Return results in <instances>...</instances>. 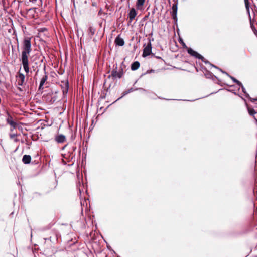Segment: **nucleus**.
I'll list each match as a JSON object with an SVG mask.
<instances>
[{
  "instance_id": "1",
  "label": "nucleus",
  "mask_w": 257,
  "mask_h": 257,
  "mask_svg": "<svg viewBox=\"0 0 257 257\" xmlns=\"http://www.w3.org/2000/svg\"><path fill=\"white\" fill-rule=\"evenodd\" d=\"M21 58H28V55L32 51L31 38L25 37L23 41Z\"/></svg>"
},
{
  "instance_id": "2",
  "label": "nucleus",
  "mask_w": 257,
  "mask_h": 257,
  "mask_svg": "<svg viewBox=\"0 0 257 257\" xmlns=\"http://www.w3.org/2000/svg\"><path fill=\"white\" fill-rule=\"evenodd\" d=\"M44 57L42 58L36 57L34 60L32 68L34 71L36 72L37 75L40 70V68L42 67L44 72L46 70V64L44 62Z\"/></svg>"
},
{
  "instance_id": "3",
  "label": "nucleus",
  "mask_w": 257,
  "mask_h": 257,
  "mask_svg": "<svg viewBox=\"0 0 257 257\" xmlns=\"http://www.w3.org/2000/svg\"><path fill=\"white\" fill-rule=\"evenodd\" d=\"M245 104L249 114L253 117L257 123V103L253 106L249 105L246 103Z\"/></svg>"
},
{
  "instance_id": "4",
  "label": "nucleus",
  "mask_w": 257,
  "mask_h": 257,
  "mask_svg": "<svg viewBox=\"0 0 257 257\" xmlns=\"http://www.w3.org/2000/svg\"><path fill=\"white\" fill-rule=\"evenodd\" d=\"M152 53V44L151 43V40H149V42L147 44V46L144 48L143 50V53L142 56L143 57H146L149 55H150Z\"/></svg>"
},
{
  "instance_id": "5",
  "label": "nucleus",
  "mask_w": 257,
  "mask_h": 257,
  "mask_svg": "<svg viewBox=\"0 0 257 257\" xmlns=\"http://www.w3.org/2000/svg\"><path fill=\"white\" fill-rule=\"evenodd\" d=\"M47 79H48V75L47 74L46 72L45 71V72H44V75L43 76V77H42V78L41 79V80H40V84H39V88H38V90L39 91H41V90H43V89H44L43 86H44V84L45 83V82H46V81L47 80Z\"/></svg>"
},
{
  "instance_id": "6",
  "label": "nucleus",
  "mask_w": 257,
  "mask_h": 257,
  "mask_svg": "<svg viewBox=\"0 0 257 257\" xmlns=\"http://www.w3.org/2000/svg\"><path fill=\"white\" fill-rule=\"evenodd\" d=\"M187 52L188 54H189L190 55L198 59H203V57L199 54L198 53L196 52L195 51L193 50L191 48H187Z\"/></svg>"
},
{
  "instance_id": "7",
  "label": "nucleus",
  "mask_w": 257,
  "mask_h": 257,
  "mask_svg": "<svg viewBox=\"0 0 257 257\" xmlns=\"http://www.w3.org/2000/svg\"><path fill=\"white\" fill-rule=\"evenodd\" d=\"M21 60L25 72L28 73L29 72L28 58H21Z\"/></svg>"
},
{
  "instance_id": "8",
  "label": "nucleus",
  "mask_w": 257,
  "mask_h": 257,
  "mask_svg": "<svg viewBox=\"0 0 257 257\" xmlns=\"http://www.w3.org/2000/svg\"><path fill=\"white\" fill-rule=\"evenodd\" d=\"M7 114H8V117L6 119L7 123L10 124L11 126V127H12L13 128H16V127L17 126V122L14 121L13 120L12 117L11 116V115L9 113H7Z\"/></svg>"
},
{
  "instance_id": "9",
  "label": "nucleus",
  "mask_w": 257,
  "mask_h": 257,
  "mask_svg": "<svg viewBox=\"0 0 257 257\" xmlns=\"http://www.w3.org/2000/svg\"><path fill=\"white\" fill-rule=\"evenodd\" d=\"M63 84H61V88L62 89V92L63 95H65L68 93L69 89V83L68 81L62 82Z\"/></svg>"
},
{
  "instance_id": "10",
  "label": "nucleus",
  "mask_w": 257,
  "mask_h": 257,
  "mask_svg": "<svg viewBox=\"0 0 257 257\" xmlns=\"http://www.w3.org/2000/svg\"><path fill=\"white\" fill-rule=\"evenodd\" d=\"M115 43L116 46H122L124 45V41L119 35L115 39Z\"/></svg>"
},
{
  "instance_id": "11",
  "label": "nucleus",
  "mask_w": 257,
  "mask_h": 257,
  "mask_svg": "<svg viewBox=\"0 0 257 257\" xmlns=\"http://www.w3.org/2000/svg\"><path fill=\"white\" fill-rule=\"evenodd\" d=\"M137 15V12L134 8H132L128 14V18L130 22H132L133 20L135 18Z\"/></svg>"
},
{
  "instance_id": "12",
  "label": "nucleus",
  "mask_w": 257,
  "mask_h": 257,
  "mask_svg": "<svg viewBox=\"0 0 257 257\" xmlns=\"http://www.w3.org/2000/svg\"><path fill=\"white\" fill-rule=\"evenodd\" d=\"M25 75L21 73H19L18 75V85L19 86H22L24 83L25 81Z\"/></svg>"
},
{
  "instance_id": "13",
  "label": "nucleus",
  "mask_w": 257,
  "mask_h": 257,
  "mask_svg": "<svg viewBox=\"0 0 257 257\" xmlns=\"http://www.w3.org/2000/svg\"><path fill=\"white\" fill-rule=\"evenodd\" d=\"M55 141L58 143H62L66 140L65 136L64 135L60 134L56 136Z\"/></svg>"
},
{
  "instance_id": "14",
  "label": "nucleus",
  "mask_w": 257,
  "mask_h": 257,
  "mask_svg": "<svg viewBox=\"0 0 257 257\" xmlns=\"http://www.w3.org/2000/svg\"><path fill=\"white\" fill-rule=\"evenodd\" d=\"M240 87L241 88L242 92L244 93L245 96L249 99L252 102H254V101H257V97L255 98H252L250 97L249 95L246 92L245 89L243 85H242Z\"/></svg>"
},
{
  "instance_id": "15",
  "label": "nucleus",
  "mask_w": 257,
  "mask_h": 257,
  "mask_svg": "<svg viewBox=\"0 0 257 257\" xmlns=\"http://www.w3.org/2000/svg\"><path fill=\"white\" fill-rule=\"evenodd\" d=\"M31 157L29 155H24L23 156L22 162L25 164H28L31 162Z\"/></svg>"
},
{
  "instance_id": "16",
  "label": "nucleus",
  "mask_w": 257,
  "mask_h": 257,
  "mask_svg": "<svg viewBox=\"0 0 257 257\" xmlns=\"http://www.w3.org/2000/svg\"><path fill=\"white\" fill-rule=\"evenodd\" d=\"M140 67V63L138 61L133 62L131 65V69L133 71L137 70Z\"/></svg>"
},
{
  "instance_id": "17",
  "label": "nucleus",
  "mask_w": 257,
  "mask_h": 257,
  "mask_svg": "<svg viewBox=\"0 0 257 257\" xmlns=\"http://www.w3.org/2000/svg\"><path fill=\"white\" fill-rule=\"evenodd\" d=\"M244 3L245 5V8L246 9L247 12L249 15L250 19H251L250 15V10H249V3L248 0H244Z\"/></svg>"
},
{
  "instance_id": "18",
  "label": "nucleus",
  "mask_w": 257,
  "mask_h": 257,
  "mask_svg": "<svg viewBox=\"0 0 257 257\" xmlns=\"http://www.w3.org/2000/svg\"><path fill=\"white\" fill-rule=\"evenodd\" d=\"M178 4L177 3H175L172 7V11L171 13H177V10H178V7H177Z\"/></svg>"
},
{
  "instance_id": "19",
  "label": "nucleus",
  "mask_w": 257,
  "mask_h": 257,
  "mask_svg": "<svg viewBox=\"0 0 257 257\" xmlns=\"http://www.w3.org/2000/svg\"><path fill=\"white\" fill-rule=\"evenodd\" d=\"M95 29L92 26H90L88 29L89 34L92 36L95 34Z\"/></svg>"
},
{
  "instance_id": "20",
  "label": "nucleus",
  "mask_w": 257,
  "mask_h": 257,
  "mask_svg": "<svg viewBox=\"0 0 257 257\" xmlns=\"http://www.w3.org/2000/svg\"><path fill=\"white\" fill-rule=\"evenodd\" d=\"M122 74H123V73L121 72L117 73L116 71H113V77H117L119 78H120L121 77Z\"/></svg>"
},
{
  "instance_id": "21",
  "label": "nucleus",
  "mask_w": 257,
  "mask_h": 257,
  "mask_svg": "<svg viewBox=\"0 0 257 257\" xmlns=\"http://www.w3.org/2000/svg\"><path fill=\"white\" fill-rule=\"evenodd\" d=\"M219 70H220L221 72H222L223 73H224V74H226L229 78H230V79L233 81V82H236V81L237 80V79L236 78H235L234 77H233V76L230 75L229 74H228L227 73H226V72L222 70L221 69H219Z\"/></svg>"
},
{
  "instance_id": "22",
  "label": "nucleus",
  "mask_w": 257,
  "mask_h": 257,
  "mask_svg": "<svg viewBox=\"0 0 257 257\" xmlns=\"http://www.w3.org/2000/svg\"><path fill=\"white\" fill-rule=\"evenodd\" d=\"M203 62H204L205 64H208L212 67H215L217 69H219L217 67L215 66V65L211 64L208 61L205 60L204 58L203 57V59H200Z\"/></svg>"
},
{
  "instance_id": "23",
  "label": "nucleus",
  "mask_w": 257,
  "mask_h": 257,
  "mask_svg": "<svg viewBox=\"0 0 257 257\" xmlns=\"http://www.w3.org/2000/svg\"><path fill=\"white\" fill-rule=\"evenodd\" d=\"M177 13H171L172 18L175 23H177Z\"/></svg>"
},
{
  "instance_id": "24",
  "label": "nucleus",
  "mask_w": 257,
  "mask_h": 257,
  "mask_svg": "<svg viewBox=\"0 0 257 257\" xmlns=\"http://www.w3.org/2000/svg\"><path fill=\"white\" fill-rule=\"evenodd\" d=\"M51 228V225H48L47 226H46V227H44L42 228H41V230L42 231H45L46 230H49L50 229V228Z\"/></svg>"
},
{
  "instance_id": "25",
  "label": "nucleus",
  "mask_w": 257,
  "mask_h": 257,
  "mask_svg": "<svg viewBox=\"0 0 257 257\" xmlns=\"http://www.w3.org/2000/svg\"><path fill=\"white\" fill-rule=\"evenodd\" d=\"M145 1V0H137V5L138 7L142 6L144 5V4Z\"/></svg>"
},
{
  "instance_id": "26",
  "label": "nucleus",
  "mask_w": 257,
  "mask_h": 257,
  "mask_svg": "<svg viewBox=\"0 0 257 257\" xmlns=\"http://www.w3.org/2000/svg\"><path fill=\"white\" fill-rule=\"evenodd\" d=\"M205 76L207 78H211L212 77V74L211 72L207 71L205 74Z\"/></svg>"
},
{
  "instance_id": "27",
  "label": "nucleus",
  "mask_w": 257,
  "mask_h": 257,
  "mask_svg": "<svg viewBox=\"0 0 257 257\" xmlns=\"http://www.w3.org/2000/svg\"><path fill=\"white\" fill-rule=\"evenodd\" d=\"M179 42L182 45L183 47H185L187 49V48L188 47L186 45L185 43L183 42L182 39L180 38Z\"/></svg>"
},
{
  "instance_id": "28",
  "label": "nucleus",
  "mask_w": 257,
  "mask_h": 257,
  "mask_svg": "<svg viewBox=\"0 0 257 257\" xmlns=\"http://www.w3.org/2000/svg\"><path fill=\"white\" fill-rule=\"evenodd\" d=\"M133 91V89H132V88H131V89H128L127 91H125V92H123V96H124V95H125L127 94L128 93H130V92H132Z\"/></svg>"
},
{
  "instance_id": "29",
  "label": "nucleus",
  "mask_w": 257,
  "mask_h": 257,
  "mask_svg": "<svg viewBox=\"0 0 257 257\" xmlns=\"http://www.w3.org/2000/svg\"><path fill=\"white\" fill-rule=\"evenodd\" d=\"M234 83H235L238 86H242V84L238 80H236V82H235Z\"/></svg>"
},
{
  "instance_id": "30",
  "label": "nucleus",
  "mask_w": 257,
  "mask_h": 257,
  "mask_svg": "<svg viewBox=\"0 0 257 257\" xmlns=\"http://www.w3.org/2000/svg\"><path fill=\"white\" fill-rule=\"evenodd\" d=\"M228 91H229V92H231L233 93H234V94H235V95H237L236 92H235V90H233V89H229V90H228Z\"/></svg>"
},
{
  "instance_id": "31",
  "label": "nucleus",
  "mask_w": 257,
  "mask_h": 257,
  "mask_svg": "<svg viewBox=\"0 0 257 257\" xmlns=\"http://www.w3.org/2000/svg\"><path fill=\"white\" fill-rule=\"evenodd\" d=\"M108 91L109 92V93H110V91H111V90H110V84H109V87L107 88V92H108Z\"/></svg>"
},
{
  "instance_id": "32",
  "label": "nucleus",
  "mask_w": 257,
  "mask_h": 257,
  "mask_svg": "<svg viewBox=\"0 0 257 257\" xmlns=\"http://www.w3.org/2000/svg\"><path fill=\"white\" fill-rule=\"evenodd\" d=\"M16 136V134H11V135H10V138H14V137H15Z\"/></svg>"
},
{
  "instance_id": "33",
  "label": "nucleus",
  "mask_w": 257,
  "mask_h": 257,
  "mask_svg": "<svg viewBox=\"0 0 257 257\" xmlns=\"http://www.w3.org/2000/svg\"><path fill=\"white\" fill-rule=\"evenodd\" d=\"M139 90H142L143 91H145V90L143 89V88H139Z\"/></svg>"
},
{
  "instance_id": "34",
  "label": "nucleus",
  "mask_w": 257,
  "mask_h": 257,
  "mask_svg": "<svg viewBox=\"0 0 257 257\" xmlns=\"http://www.w3.org/2000/svg\"><path fill=\"white\" fill-rule=\"evenodd\" d=\"M18 89L21 91H22V89L20 87H18Z\"/></svg>"
},
{
  "instance_id": "35",
  "label": "nucleus",
  "mask_w": 257,
  "mask_h": 257,
  "mask_svg": "<svg viewBox=\"0 0 257 257\" xmlns=\"http://www.w3.org/2000/svg\"><path fill=\"white\" fill-rule=\"evenodd\" d=\"M178 0H174V2L175 3H178Z\"/></svg>"
},
{
  "instance_id": "36",
  "label": "nucleus",
  "mask_w": 257,
  "mask_h": 257,
  "mask_svg": "<svg viewBox=\"0 0 257 257\" xmlns=\"http://www.w3.org/2000/svg\"><path fill=\"white\" fill-rule=\"evenodd\" d=\"M156 58H158V59H161V57H159V56H157Z\"/></svg>"
},
{
  "instance_id": "37",
  "label": "nucleus",
  "mask_w": 257,
  "mask_h": 257,
  "mask_svg": "<svg viewBox=\"0 0 257 257\" xmlns=\"http://www.w3.org/2000/svg\"><path fill=\"white\" fill-rule=\"evenodd\" d=\"M120 98H117V99L115 101V102H116V101H117L118 100H119ZM114 102H115V101H114V102H113V103H114Z\"/></svg>"
},
{
  "instance_id": "38",
  "label": "nucleus",
  "mask_w": 257,
  "mask_h": 257,
  "mask_svg": "<svg viewBox=\"0 0 257 257\" xmlns=\"http://www.w3.org/2000/svg\"><path fill=\"white\" fill-rule=\"evenodd\" d=\"M106 83H107V82H106V81H105V83H104V86H106Z\"/></svg>"
},
{
  "instance_id": "39",
  "label": "nucleus",
  "mask_w": 257,
  "mask_h": 257,
  "mask_svg": "<svg viewBox=\"0 0 257 257\" xmlns=\"http://www.w3.org/2000/svg\"><path fill=\"white\" fill-rule=\"evenodd\" d=\"M44 240H46L47 239V238H44Z\"/></svg>"
},
{
  "instance_id": "40",
  "label": "nucleus",
  "mask_w": 257,
  "mask_h": 257,
  "mask_svg": "<svg viewBox=\"0 0 257 257\" xmlns=\"http://www.w3.org/2000/svg\"><path fill=\"white\" fill-rule=\"evenodd\" d=\"M233 86H234L233 85H231V86H230V87H233Z\"/></svg>"
}]
</instances>
